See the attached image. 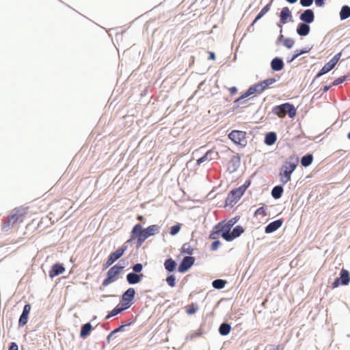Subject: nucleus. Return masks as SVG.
I'll use <instances>...</instances> for the list:
<instances>
[{"instance_id":"obj_37","label":"nucleus","mask_w":350,"mask_h":350,"mask_svg":"<svg viewBox=\"0 0 350 350\" xmlns=\"http://www.w3.org/2000/svg\"><path fill=\"white\" fill-rule=\"evenodd\" d=\"M124 310H125L123 309V308L118 304L113 309H112L107 313V314L105 316V319H109L110 318L120 314Z\"/></svg>"},{"instance_id":"obj_29","label":"nucleus","mask_w":350,"mask_h":350,"mask_svg":"<svg viewBox=\"0 0 350 350\" xmlns=\"http://www.w3.org/2000/svg\"><path fill=\"white\" fill-rule=\"evenodd\" d=\"M231 329V323H229L228 322H223L219 326L218 332L220 336H226L230 333Z\"/></svg>"},{"instance_id":"obj_2","label":"nucleus","mask_w":350,"mask_h":350,"mask_svg":"<svg viewBox=\"0 0 350 350\" xmlns=\"http://www.w3.org/2000/svg\"><path fill=\"white\" fill-rule=\"evenodd\" d=\"M134 227L139 235V241L136 245V249H139L148 238L158 234L161 228V227L157 224H152L146 228H143L142 225L139 223L135 224Z\"/></svg>"},{"instance_id":"obj_23","label":"nucleus","mask_w":350,"mask_h":350,"mask_svg":"<svg viewBox=\"0 0 350 350\" xmlns=\"http://www.w3.org/2000/svg\"><path fill=\"white\" fill-rule=\"evenodd\" d=\"M164 268L167 274L173 273L176 269H178V264L172 257L166 258L163 263Z\"/></svg>"},{"instance_id":"obj_53","label":"nucleus","mask_w":350,"mask_h":350,"mask_svg":"<svg viewBox=\"0 0 350 350\" xmlns=\"http://www.w3.org/2000/svg\"><path fill=\"white\" fill-rule=\"evenodd\" d=\"M314 2V0H299V4L304 8L310 7Z\"/></svg>"},{"instance_id":"obj_25","label":"nucleus","mask_w":350,"mask_h":350,"mask_svg":"<svg viewBox=\"0 0 350 350\" xmlns=\"http://www.w3.org/2000/svg\"><path fill=\"white\" fill-rule=\"evenodd\" d=\"M310 27L309 24L299 23L296 29L297 33L301 37H305L310 33Z\"/></svg>"},{"instance_id":"obj_24","label":"nucleus","mask_w":350,"mask_h":350,"mask_svg":"<svg viewBox=\"0 0 350 350\" xmlns=\"http://www.w3.org/2000/svg\"><path fill=\"white\" fill-rule=\"evenodd\" d=\"M93 326L90 322L83 324L81 327L79 337L82 339L87 338L93 330Z\"/></svg>"},{"instance_id":"obj_51","label":"nucleus","mask_w":350,"mask_h":350,"mask_svg":"<svg viewBox=\"0 0 350 350\" xmlns=\"http://www.w3.org/2000/svg\"><path fill=\"white\" fill-rule=\"evenodd\" d=\"M235 205V204H234V202L232 201V200L230 198V197L228 195L226 198L225 199V201H224V208H226L227 206H230V208L233 207Z\"/></svg>"},{"instance_id":"obj_59","label":"nucleus","mask_w":350,"mask_h":350,"mask_svg":"<svg viewBox=\"0 0 350 350\" xmlns=\"http://www.w3.org/2000/svg\"><path fill=\"white\" fill-rule=\"evenodd\" d=\"M112 265L113 264L107 258L106 261L103 265L102 271L106 270Z\"/></svg>"},{"instance_id":"obj_61","label":"nucleus","mask_w":350,"mask_h":350,"mask_svg":"<svg viewBox=\"0 0 350 350\" xmlns=\"http://www.w3.org/2000/svg\"><path fill=\"white\" fill-rule=\"evenodd\" d=\"M334 85H332V83L330 85H325L322 87L321 90L322 91L321 94H323L324 93H326L327 91H329L332 87Z\"/></svg>"},{"instance_id":"obj_7","label":"nucleus","mask_w":350,"mask_h":350,"mask_svg":"<svg viewBox=\"0 0 350 350\" xmlns=\"http://www.w3.org/2000/svg\"><path fill=\"white\" fill-rule=\"evenodd\" d=\"M247 133L243 131L232 130L228 134V137L234 144L241 148H245L247 144Z\"/></svg>"},{"instance_id":"obj_16","label":"nucleus","mask_w":350,"mask_h":350,"mask_svg":"<svg viewBox=\"0 0 350 350\" xmlns=\"http://www.w3.org/2000/svg\"><path fill=\"white\" fill-rule=\"evenodd\" d=\"M144 278V273L131 271L126 274V281L129 285H135L140 283Z\"/></svg>"},{"instance_id":"obj_35","label":"nucleus","mask_w":350,"mask_h":350,"mask_svg":"<svg viewBox=\"0 0 350 350\" xmlns=\"http://www.w3.org/2000/svg\"><path fill=\"white\" fill-rule=\"evenodd\" d=\"M339 16L340 21H345L350 18V6L347 5H342L339 12Z\"/></svg>"},{"instance_id":"obj_56","label":"nucleus","mask_w":350,"mask_h":350,"mask_svg":"<svg viewBox=\"0 0 350 350\" xmlns=\"http://www.w3.org/2000/svg\"><path fill=\"white\" fill-rule=\"evenodd\" d=\"M258 21V20H256V18H254L252 23L248 26L247 29V32H253L254 31V26L257 23Z\"/></svg>"},{"instance_id":"obj_18","label":"nucleus","mask_w":350,"mask_h":350,"mask_svg":"<svg viewBox=\"0 0 350 350\" xmlns=\"http://www.w3.org/2000/svg\"><path fill=\"white\" fill-rule=\"evenodd\" d=\"M284 223V219L283 218H279L276 220H274L270 223H269L265 227V232L266 234H271L276 230H278L281 226H282Z\"/></svg>"},{"instance_id":"obj_47","label":"nucleus","mask_w":350,"mask_h":350,"mask_svg":"<svg viewBox=\"0 0 350 350\" xmlns=\"http://www.w3.org/2000/svg\"><path fill=\"white\" fill-rule=\"evenodd\" d=\"M288 49H291L295 44V40L291 38H286L282 44Z\"/></svg>"},{"instance_id":"obj_30","label":"nucleus","mask_w":350,"mask_h":350,"mask_svg":"<svg viewBox=\"0 0 350 350\" xmlns=\"http://www.w3.org/2000/svg\"><path fill=\"white\" fill-rule=\"evenodd\" d=\"M314 157L312 153L308 152L301 157L300 163L304 167H309L313 162Z\"/></svg>"},{"instance_id":"obj_62","label":"nucleus","mask_w":350,"mask_h":350,"mask_svg":"<svg viewBox=\"0 0 350 350\" xmlns=\"http://www.w3.org/2000/svg\"><path fill=\"white\" fill-rule=\"evenodd\" d=\"M285 38H284L282 33L280 32V35L278 36V37L277 38V40H276V44H278L280 42H282V44H283L284 40H285Z\"/></svg>"},{"instance_id":"obj_38","label":"nucleus","mask_w":350,"mask_h":350,"mask_svg":"<svg viewBox=\"0 0 350 350\" xmlns=\"http://www.w3.org/2000/svg\"><path fill=\"white\" fill-rule=\"evenodd\" d=\"M228 282L226 280L224 279H215L213 280L212 282V286L217 290H221L225 288L226 285L227 284Z\"/></svg>"},{"instance_id":"obj_22","label":"nucleus","mask_w":350,"mask_h":350,"mask_svg":"<svg viewBox=\"0 0 350 350\" xmlns=\"http://www.w3.org/2000/svg\"><path fill=\"white\" fill-rule=\"evenodd\" d=\"M279 17L281 23H287L288 22H293L292 12L289 8L286 6L282 8Z\"/></svg>"},{"instance_id":"obj_43","label":"nucleus","mask_w":350,"mask_h":350,"mask_svg":"<svg viewBox=\"0 0 350 350\" xmlns=\"http://www.w3.org/2000/svg\"><path fill=\"white\" fill-rule=\"evenodd\" d=\"M165 281L169 286L172 288L174 287L176 284V278L174 273L168 274L165 279Z\"/></svg>"},{"instance_id":"obj_42","label":"nucleus","mask_w":350,"mask_h":350,"mask_svg":"<svg viewBox=\"0 0 350 350\" xmlns=\"http://www.w3.org/2000/svg\"><path fill=\"white\" fill-rule=\"evenodd\" d=\"M198 310V305L196 303H191L186 307V313L188 315H193L196 314Z\"/></svg>"},{"instance_id":"obj_39","label":"nucleus","mask_w":350,"mask_h":350,"mask_svg":"<svg viewBox=\"0 0 350 350\" xmlns=\"http://www.w3.org/2000/svg\"><path fill=\"white\" fill-rule=\"evenodd\" d=\"M273 1V0H271V1L265 5L264 8H262V9L256 14L255 16L256 20L259 21L270 10Z\"/></svg>"},{"instance_id":"obj_13","label":"nucleus","mask_w":350,"mask_h":350,"mask_svg":"<svg viewBox=\"0 0 350 350\" xmlns=\"http://www.w3.org/2000/svg\"><path fill=\"white\" fill-rule=\"evenodd\" d=\"M241 165V155L239 154H237L234 155H232L230 158L228 165L227 167V171L230 174H232L235 172Z\"/></svg>"},{"instance_id":"obj_49","label":"nucleus","mask_w":350,"mask_h":350,"mask_svg":"<svg viewBox=\"0 0 350 350\" xmlns=\"http://www.w3.org/2000/svg\"><path fill=\"white\" fill-rule=\"evenodd\" d=\"M144 266L141 262H137L135 264H133L131 266L132 271L133 272H137L139 273H142V271L143 270Z\"/></svg>"},{"instance_id":"obj_58","label":"nucleus","mask_w":350,"mask_h":350,"mask_svg":"<svg viewBox=\"0 0 350 350\" xmlns=\"http://www.w3.org/2000/svg\"><path fill=\"white\" fill-rule=\"evenodd\" d=\"M269 350H283L284 347L281 345H269Z\"/></svg>"},{"instance_id":"obj_21","label":"nucleus","mask_w":350,"mask_h":350,"mask_svg":"<svg viewBox=\"0 0 350 350\" xmlns=\"http://www.w3.org/2000/svg\"><path fill=\"white\" fill-rule=\"evenodd\" d=\"M313 46H306L302 49H296L293 54L291 56H288L286 57V62L288 64L292 63L295 59H297L300 55L309 53L312 49Z\"/></svg>"},{"instance_id":"obj_48","label":"nucleus","mask_w":350,"mask_h":350,"mask_svg":"<svg viewBox=\"0 0 350 350\" xmlns=\"http://www.w3.org/2000/svg\"><path fill=\"white\" fill-rule=\"evenodd\" d=\"M218 238L219 237L213 239L214 241L211 243V247H210L211 251H212V252L217 251L218 250V248L219 247V246L221 245V243L218 239Z\"/></svg>"},{"instance_id":"obj_44","label":"nucleus","mask_w":350,"mask_h":350,"mask_svg":"<svg viewBox=\"0 0 350 350\" xmlns=\"http://www.w3.org/2000/svg\"><path fill=\"white\" fill-rule=\"evenodd\" d=\"M267 206L265 204L262 205L258 207L254 213V217H257L258 215L266 216L267 215Z\"/></svg>"},{"instance_id":"obj_8","label":"nucleus","mask_w":350,"mask_h":350,"mask_svg":"<svg viewBox=\"0 0 350 350\" xmlns=\"http://www.w3.org/2000/svg\"><path fill=\"white\" fill-rule=\"evenodd\" d=\"M245 232V228L241 225H237L232 228V230H226L218 234V237H221L227 242H231L239 237Z\"/></svg>"},{"instance_id":"obj_33","label":"nucleus","mask_w":350,"mask_h":350,"mask_svg":"<svg viewBox=\"0 0 350 350\" xmlns=\"http://www.w3.org/2000/svg\"><path fill=\"white\" fill-rule=\"evenodd\" d=\"M13 211H14V213H13L11 215L10 219H11L12 221V224H14L15 222H16L18 220V219L20 218L21 216H22L25 214V208H22V207L15 208L13 210Z\"/></svg>"},{"instance_id":"obj_1","label":"nucleus","mask_w":350,"mask_h":350,"mask_svg":"<svg viewBox=\"0 0 350 350\" xmlns=\"http://www.w3.org/2000/svg\"><path fill=\"white\" fill-rule=\"evenodd\" d=\"M299 157L295 154L291 155L281 165L279 171L280 182L286 184L291 179V175L296 170L299 163Z\"/></svg>"},{"instance_id":"obj_55","label":"nucleus","mask_w":350,"mask_h":350,"mask_svg":"<svg viewBox=\"0 0 350 350\" xmlns=\"http://www.w3.org/2000/svg\"><path fill=\"white\" fill-rule=\"evenodd\" d=\"M8 350H18V345L16 342H11L8 345Z\"/></svg>"},{"instance_id":"obj_20","label":"nucleus","mask_w":350,"mask_h":350,"mask_svg":"<svg viewBox=\"0 0 350 350\" xmlns=\"http://www.w3.org/2000/svg\"><path fill=\"white\" fill-rule=\"evenodd\" d=\"M134 323V321L129 322V321H122L121 323L117 327L116 329L112 330L106 338V340L107 343H109L111 338L118 332H123L126 327H129L132 325Z\"/></svg>"},{"instance_id":"obj_12","label":"nucleus","mask_w":350,"mask_h":350,"mask_svg":"<svg viewBox=\"0 0 350 350\" xmlns=\"http://www.w3.org/2000/svg\"><path fill=\"white\" fill-rule=\"evenodd\" d=\"M31 309V306L30 304L27 303L25 304L18 319V327H23L27 323Z\"/></svg>"},{"instance_id":"obj_40","label":"nucleus","mask_w":350,"mask_h":350,"mask_svg":"<svg viewBox=\"0 0 350 350\" xmlns=\"http://www.w3.org/2000/svg\"><path fill=\"white\" fill-rule=\"evenodd\" d=\"M347 80H350V72H347V74L342 76H340L339 77L334 79V81L332 82V85H338Z\"/></svg>"},{"instance_id":"obj_52","label":"nucleus","mask_w":350,"mask_h":350,"mask_svg":"<svg viewBox=\"0 0 350 350\" xmlns=\"http://www.w3.org/2000/svg\"><path fill=\"white\" fill-rule=\"evenodd\" d=\"M342 56V52H338L336 55H334V57L330 59L329 60L331 62L333 63L335 66L338 64V61L340 60V57Z\"/></svg>"},{"instance_id":"obj_15","label":"nucleus","mask_w":350,"mask_h":350,"mask_svg":"<svg viewBox=\"0 0 350 350\" xmlns=\"http://www.w3.org/2000/svg\"><path fill=\"white\" fill-rule=\"evenodd\" d=\"M127 250L126 245H122L118 247L116 250L111 252L107 257V259L113 264L115 262L118 260L122 256H124L125 252Z\"/></svg>"},{"instance_id":"obj_27","label":"nucleus","mask_w":350,"mask_h":350,"mask_svg":"<svg viewBox=\"0 0 350 350\" xmlns=\"http://www.w3.org/2000/svg\"><path fill=\"white\" fill-rule=\"evenodd\" d=\"M284 185L285 184L281 183L280 185H277L272 188L271 194L274 200H278L282 198L284 193Z\"/></svg>"},{"instance_id":"obj_11","label":"nucleus","mask_w":350,"mask_h":350,"mask_svg":"<svg viewBox=\"0 0 350 350\" xmlns=\"http://www.w3.org/2000/svg\"><path fill=\"white\" fill-rule=\"evenodd\" d=\"M336 66L334 64H333L332 62H331L330 60H329L327 63H325L324 64V66L318 71V72L316 74L314 78L313 79V80L312 81L311 83L310 84L309 87L310 88H312L314 83H315V81L320 78L321 77H322L323 75L328 73L329 72H330L332 69L334 68Z\"/></svg>"},{"instance_id":"obj_6","label":"nucleus","mask_w":350,"mask_h":350,"mask_svg":"<svg viewBox=\"0 0 350 350\" xmlns=\"http://www.w3.org/2000/svg\"><path fill=\"white\" fill-rule=\"evenodd\" d=\"M135 294L136 291L133 287H130L123 292L120 298V304L123 309L126 310L131 307L134 304Z\"/></svg>"},{"instance_id":"obj_9","label":"nucleus","mask_w":350,"mask_h":350,"mask_svg":"<svg viewBox=\"0 0 350 350\" xmlns=\"http://www.w3.org/2000/svg\"><path fill=\"white\" fill-rule=\"evenodd\" d=\"M350 283L349 271L342 268L339 272V276L337 277L331 284L332 288H336L340 286H347Z\"/></svg>"},{"instance_id":"obj_63","label":"nucleus","mask_w":350,"mask_h":350,"mask_svg":"<svg viewBox=\"0 0 350 350\" xmlns=\"http://www.w3.org/2000/svg\"><path fill=\"white\" fill-rule=\"evenodd\" d=\"M254 97L255 96H252V97L248 98L247 99L241 100V102H239L240 106H243V105L247 104L248 101L251 100H254Z\"/></svg>"},{"instance_id":"obj_57","label":"nucleus","mask_w":350,"mask_h":350,"mask_svg":"<svg viewBox=\"0 0 350 350\" xmlns=\"http://www.w3.org/2000/svg\"><path fill=\"white\" fill-rule=\"evenodd\" d=\"M326 0H314L315 5L318 8H322L325 5Z\"/></svg>"},{"instance_id":"obj_36","label":"nucleus","mask_w":350,"mask_h":350,"mask_svg":"<svg viewBox=\"0 0 350 350\" xmlns=\"http://www.w3.org/2000/svg\"><path fill=\"white\" fill-rule=\"evenodd\" d=\"M193 253L194 248L188 243H184L180 250V254L181 255L187 254L189 256H192Z\"/></svg>"},{"instance_id":"obj_32","label":"nucleus","mask_w":350,"mask_h":350,"mask_svg":"<svg viewBox=\"0 0 350 350\" xmlns=\"http://www.w3.org/2000/svg\"><path fill=\"white\" fill-rule=\"evenodd\" d=\"M138 236V233L133 226L130 233L129 239L125 243H124L122 245H126L128 247V244L132 245L134 241H136L137 245L139 241Z\"/></svg>"},{"instance_id":"obj_60","label":"nucleus","mask_w":350,"mask_h":350,"mask_svg":"<svg viewBox=\"0 0 350 350\" xmlns=\"http://www.w3.org/2000/svg\"><path fill=\"white\" fill-rule=\"evenodd\" d=\"M229 92L230 95L234 96L236 95L238 92V88L236 86H232L229 89Z\"/></svg>"},{"instance_id":"obj_54","label":"nucleus","mask_w":350,"mask_h":350,"mask_svg":"<svg viewBox=\"0 0 350 350\" xmlns=\"http://www.w3.org/2000/svg\"><path fill=\"white\" fill-rule=\"evenodd\" d=\"M203 334L200 329H197L189 334L190 340H193L196 338L200 337Z\"/></svg>"},{"instance_id":"obj_5","label":"nucleus","mask_w":350,"mask_h":350,"mask_svg":"<svg viewBox=\"0 0 350 350\" xmlns=\"http://www.w3.org/2000/svg\"><path fill=\"white\" fill-rule=\"evenodd\" d=\"M271 113L281 119L284 118L286 115L290 118L294 119L297 115V108L293 103L287 102L275 105L273 107Z\"/></svg>"},{"instance_id":"obj_3","label":"nucleus","mask_w":350,"mask_h":350,"mask_svg":"<svg viewBox=\"0 0 350 350\" xmlns=\"http://www.w3.org/2000/svg\"><path fill=\"white\" fill-rule=\"evenodd\" d=\"M126 266V263L125 260L121 259L116 265L111 267L106 273L105 278L102 282V286L106 287L116 282Z\"/></svg>"},{"instance_id":"obj_31","label":"nucleus","mask_w":350,"mask_h":350,"mask_svg":"<svg viewBox=\"0 0 350 350\" xmlns=\"http://www.w3.org/2000/svg\"><path fill=\"white\" fill-rule=\"evenodd\" d=\"M213 154H215L216 156L218 155V152H215L213 150H207L204 155H202L201 157H200L199 159H198L196 160V165H197V166L200 165L202 163H204V162H205V161H206L208 160L210 161V160L213 159V158H212V157L208 159V157L211 156Z\"/></svg>"},{"instance_id":"obj_26","label":"nucleus","mask_w":350,"mask_h":350,"mask_svg":"<svg viewBox=\"0 0 350 350\" xmlns=\"http://www.w3.org/2000/svg\"><path fill=\"white\" fill-rule=\"evenodd\" d=\"M278 135L275 131H269L265 133L264 144L268 146H273L277 141Z\"/></svg>"},{"instance_id":"obj_46","label":"nucleus","mask_w":350,"mask_h":350,"mask_svg":"<svg viewBox=\"0 0 350 350\" xmlns=\"http://www.w3.org/2000/svg\"><path fill=\"white\" fill-rule=\"evenodd\" d=\"M251 95H250L248 90L247 89L245 91L241 92L239 97L236 98L234 100L233 103H239V102H241V100H245V98H248Z\"/></svg>"},{"instance_id":"obj_64","label":"nucleus","mask_w":350,"mask_h":350,"mask_svg":"<svg viewBox=\"0 0 350 350\" xmlns=\"http://www.w3.org/2000/svg\"><path fill=\"white\" fill-rule=\"evenodd\" d=\"M208 60H215V58H216V55H215V53L213 51H208Z\"/></svg>"},{"instance_id":"obj_41","label":"nucleus","mask_w":350,"mask_h":350,"mask_svg":"<svg viewBox=\"0 0 350 350\" xmlns=\"http://www.w3.org/2000/svg\"><path fill=\"white\" fill-rule=\"evenodd\" d=\"M261 87L262 88L263 92L267 89L271 85L275 83L276 82V79L274 77H269L262 81H259Z\"/></svg>"},{"instance_id":"obj_19","label":"nucleus","mask_w":350,"mask_h":350,"mask_svg":"<svg viewBox=\"0 0 350 350\" xmlns=\"http://www.w3.org/2000/svg\"><path fill=\"white\" fill-rule=\"evenodd\" d=\"M285 64L281 57H273L270 62V68L273 72H280L284 68Z\"/></svg>"},{"instance_id":"obj_10","label":"nucleus","mask_w":350,"mask_h":350,"mask_svg":"<svg viewBox=\"0 0 350 350\" xmlns=\"http://www.w3.org/2000/svg\"><path fill=\"white\" fill-rule=\"evenodd\" d=\"M195 257L192 256H185L178 265V272L185 273L188 271L194 265Z\"/></svg>"},{"instance_id":"obj_28","label":"nucleus","mask_w":350,"mask_h":350,"mask_svg":"<svg viewBox=\"0 0 350 350\" xmlns=\"http://www.w3.org/2000/svg\"><path fill=\"white\" fill-rule=\"evenodd\" d=\"M228 194L234 202V204H236L243 197L244 193L239 187H236L231 189Z\"/></svg>"},{"instance_id":"obj_50","label":"nucleus","mask_w":350,"mask_h":350,"mask_svg":"<svg viewBox=\"0 0 350 350\" xmlns=\"http://www.w3.org/2000/svg\"><path fill=\"white\" fill-rule=\"evenodd\" d=\"M252 181L250 178H247L245 180L244 183L241 185V186L238 187L240 190H241L244 193H245L246 190L250 187L251 185Z\"/></svg>"},{"instance_id":"obj_17","label":"nucleus","mask_w":350,"mask_h":350,"mask_svg":"<svg viewBox=\"0 0 350 350\" xmlns=\"http://www.w3.org/2000/svg\"><path fill=\"white\" fill-rule=\"evenodd\" d=\"M315 15L313 10L306 9L304 10L299 15V20L301 23L310 24L314 21Z\"/></svg>"},{"instance_id":"obj_4","label":"nucleus","mask_w":350,"mask_h":350,"mask_svg":"<svg viewBox=\"0 0 350 350\" xmlns=\"http://www.w3.org/2000/svg\"><path fill=\"white\" fill-rule=\"evenodd\" d=\"M239 215L230 219L228 221L226 219L221 220V221L216 224L211 230L208 234L209 239H215L218 237V234L226 230H231L233 226L239 221Z\"/></svg>"},{"instance_id":"obj_45","label":"nucleus","mask_w":350,"mask_h":350,"mask_svg":"<svg viewBox=\"0 0 350 350\" xmlns=\"http://www.w3.org/2000/svg\"><path fill=\"white\" fill-rule=\"evenodd\" d=\"M182 227V224L176 223V224L172 226L170 228V234L172 236L176 235L180 230Z\"/></svg>"},{"instance_id":"obj_34","label":"nucleus","mask_w":350,"mask_h":350,"mask_svg":"<svg viewBox=\"0 0 350 350\" xmlns=\"http://www.w3.org/2000/svg\"><path fill=\"white\" fill-rule=\"evenodd\" d=\"M247 90H248L250 95L260 94L263 92L262 88L261 85L259 81L251 85L247 88Z\"/></svg>"},{"instance_id":"obj_14","label":"nucleus","mask_w":350,"mask_h":350,"mask_svg":"<svg viewBox=\"0 0 350 350\" xmlns=\"http://www.w3.org/2000/svg\"><path fill=\"white\" fill-rule=\"evenodd\" d=\"M66 269L64 265L62 262H57L54 263L49 271V276L53 279L54 278L62 274L65 272Z\"/></svg>"}]
</instances>
